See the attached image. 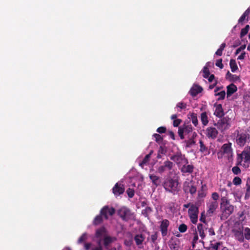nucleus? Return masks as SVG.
Here are the masks:
<instances>
[{"mask_svg":"<svg viewBox=\"0 0 250 250\" xmlns=\"http://www.w3.org/2000/svg\"><path fill=\"white\" fill-rule=\"evenodd\" d=\"M229 65L232 72H235L238 68L236 61L234 59L230 60Z\"/></svg>","mask_w":250,"mask_h":250,"instance_id":"29","label":"nucleus"},{"mask_svg":"<svg viewBox=\"0 0 250 250\" xmlns=\"http://www.w3.org/2000/svg\"><path fill=\"white\" fill-rule=\"evenodd\" d=\"M183 127L185 131V135H188V136H192V138L197 137V133L193 131L192 126L191 125L184 124Z\"/></svg>","mask_w":250,"mask_h":250,"instance_id":"12","label":"nucleus"},{"mask_svg":"<svg viewBox=\"0 0 250 250\" xmlns=\"http://www.w3.org/2000/svg\"><path fill=\"white\" fill-rule=\"evenodd\" d=\"M113 193L116 196L123 194L125 191L124 185L121 184L116 183L112 188Z\"/></svg>","mask_w":250,"mask_h":250,"instance_id":"13","label":"nucleus"},{"mask_svg":"<svg viewBox=\"0 0 250 250\" xmlns=\"http://www.w3.org/2000/svg\"><path fill=\"white\" fill-rule=\"evenodd\" d=\"M182 120L180 119H177L173 120V125L174 127H177L181 123Z\"/></svg>","mask_w":250,"mask_h":250,"instance_id":"56","label":"nucleus"},{"mask_svg":"<svg viewBox=\"0 0 250 250\" xmlns=\"http://www.w3.org/2000/svg\"><path fill=\"white\" fill-rule=\"evenodd\" d=\"M188 118L191 121L192 124L195 126H197L198 125V121L197 116L196 113H192L190 115V117Z\"/></svg>","mask_w":250,"mask_h":250,"instance_id":"26","label":"nucleus"},{"mask_svg":"<svg viewBox=\"0 0 250 250\" xmlns=\"http://www.w3.org/2000/svg\"><path fill=\"white\" fill-rule=\"evenodd\" d=\"M167 148L165 145H162L158 151V156H160L161 154L167 155Z\"/></svg>","mask_w":250,"mask_h":250,"instance_id":"32","label":"nucleus"},{"mask_svg":"<svg viewBox=\"0 0 250 250\" xmlns=\"http://www.w3.org/2000/svg\"><path fill=\"white\" fill-rule=\"evenodd\" d=\"M163 187L166 191L172 193L173 195L177 194L180 191V185L177 178L168 177L163 183Z\"/></svg>","mask_w":250,"mask_h":250,"instance_id":"1","label":"nucleus"},{"mask_svg":"<svg viewBox=\"0 0 250 250\" xmlns=\"http://www.w3.org/2000/svg\"><path fill=\"white\" fill-rule=\"evenodd\" d=\"M200 151L202 152L205 153V155L208 154V153L207 152L208 148L207 147L204 145V143L202 141H200Z\"/></svg>","mask_w":250,"mask_h":250,"instance_id":"39","label":"nucleus"},{"mask_svg":"<svg viewBox=\"0 0 250 250\" xmlns=\"http://www.w3.org/2000/svg\"><path fill=\"white\" fill-rule=\"evenodd\" d=\"M152 211V209L151 208L149 207H147L145 209L142 210V214L144 215L145 217H148L149 215Z\"/></svg>","mask_w":250,"mask_h":250,"instance_id":"37","label":"nucleus"},{"mask_svg":"<svg viewBox=\"0 0 250 250\" xmlns=\"http://www.w3.org/2000/svg\"><path fill=\"white\" fill-rule=\"evenodd\" d=\"M178 135L181 139H184L185 131L183 126H180L178 128Z\"/></svg>","mask_w":250,"mask_h":250,"instance_id":"47","label":"nucleus"},{"mask_svg":"<svg viewBox=\"0 0 250 250\" xmlns=\"http://www.w3.org/2000/svg\"><path fill=\"white\" fill-rule=\"evenodd\" d=\"M118 215L124 221H127L131 218L132 213L130 210L125 208L123 207L118 210Z\"/></svg>","mask_w":250,"mask_h":250,"instance_id":"6","label":"nucleus"},{"mask_svg":"<svg viewBox=\"0 0 250 250\" xmlns=\"http://www.w3.org/2000/svg\"><path fill=\"white\" fill-rule=\"evenodd\" d=\"M167 134L172 140H175V134L172 131L169 130Z\"/></svg>","mask_w":250,"mask_h":250,"instance_id":"63","label":"nucleus"},{"mask_svg":"<svg viewBox=\"0 0 250 250\" xmlns=\"http://www.w3.org/2000/svg\"><path fill=\"white\" fill-rule=\"evenodd\" d=\"M188 140L185 141V143L186 144V146L189 147L195 144V141H194V139L196 137L192 138V136H188Z\"/></svg>","mask_w":250,"mask_h":250,"instance_id":"28","label":"nucleus"},{"mask_svg":"<svg viewBox=\"0 0 250 250\" xmlns=\"http://www.w3.org/2000/svg\"><path fill=\"white\" fill-rule=\"evenodd\" d=\"M98 245V247L94 248L91 250H103L101 245L100 241L99 242Z\"/></svg>","mask_w":250,"mask_h":250,"instance_id":"64","label":"nucleus"},{"mask_svg":"<svg viewBox=\"0 0 250 250\" xmlns=\"http://www.w3.org/2000/svg\"><path fill=\"white\" fill-rule=\"evenodd\" d=\"M232 171L233 174L235 175H238V174L241 173L240 168L238 166H235L232 168Z\"/></svg>","mask_w":250,"mask_h":250,"instance_id":"53","label":"nucleus"},{"mask_svg":"<svg viewBox=\"0 0 250 250\" xmlns=\"http://www.w3.org/2000/svg\"><path fill=\"white\" fill-rule=\"evenodd\" d=\"M198 240V236L197 233L196 232L194 234V237H193V238L192 240V247L193 249H194L195 248L196 243L197 242Z\"/></svg>","mask_w":250,"mask_h":250,"instance_id":"48","label":"nucleus"},{"mask_svg":"<svg viewBox=\"0 0 250 250\" xmlns=\"http://www.w3.org/2000/svg\"><path fill=\"white\" fill-rule=\"evenodd\" d=\"M145 239V236L143 234H136L134 237V241L137 246L142 245Z\"/></svg>","mask_w":250,"mask_h":250,"instance_id":"20","label":"nucleus"},{"mask_svg":"<svg viewBox=\"0 0 250 250\" xmlns=\"http://www.w3.org/2000/svg\"><path fill=\"white\" fill-rule=\"evenodd\" d=\"M226 78V79H229L230 81L233 82H236L240 79L239 76L236 75L232 74L229 71H228L227 73Z\"/></svg>","mask_w":250,"mask_h":250,"instance_id":"25","label":"nucleus"},{"mask_svg":"<svg viewBox=\"0 0 250 250\" xmlns=\"http://www.w3.org/2000/svg\"><path fill=\"white\" fill-rule=\"evenodd\" d=\"M203 73H204L203 77L204 78H208L209 77V76L210 75V72H209V70L207 66L204 67Z\"/></svg>","mask_w":250,"mask_h":250,"instance_id":"46","label":"nucleus"},{"mask_svg":"<svg viewBox=\"0 0 250 250\" xmlns=\"http://www.w3.org/2000/svg\"><path fill=\"white\" fill-rule=\"evenodd\" d=\"M101 214L106 219H108V214L112 216L115 213V209L114 208H109L108 206H104L100 210Z\"/></svg>","mask_w":250,"mask_h":250,"instance_id":"8","label":"nucleus"},{"mask_svg":"<svg viewBox=\"0 0 250 250\" xmlns=\"http://www.w3.org/2000/svg\"><path fill=\"white\" fill-rule=\"evenodd\" d=\"M193 166L192 165H184L182 168L181 171L184 173H191L193 172Z\"/></svg>","mask_w":250,"mask_h":250,"instance_id":"24","label":"nucleus"},{"mask_svg":"<svg viewBox=\"0 0 250 250\" xmlns=\"http://www.w3.org/2000/svg\"><path fill=\"white\" fill-rule=\"evenodd\" d=\"M215 125L221 131L228 129L231 126V119L228 116L220 119Z\"/></svg>","mask_w":250,"mask_h":250,"instance_id":"4","label":"nucleus"},{"mask_svg":"<svg viewBox=\"0 0 250 250\" xmlns=\"http://www.w3.org/2000/svg\"><path fill=\"white\" fill-rule=\"evenodd\" d=\"M149 178L151 180L153 184L155 187H157L160 184V180L159 177L154 174H150Z\"/></svg>","mask_w":250,"mask_h":250,"instance_id":"22","label":"nucleus"},{"mask_svg":"<svg viewBox=\"0 0 250 250\" xmlns=\"http://www.w3.org/2000/svg\"><path fill=\"white\" fill-rule=\"evenodd\" d=\"M243 158V157H237L236 166H243V164H242Z\"/></svg>","mask_w":250,"mask_h":250,"instance_id":"60","label":"nucleus"},{"mask_svg":"<svg viewBox=\"0 0 250 250\" xmlns=\"http://www.w3.org/2000/svg\"><path fill=\"white\" fill-rule=\"evenodd\" d=\"M200 119L202 124L204 126H206L208 124V120L206 112H204L201 114Z\"/></svg>","mask_w":250,"mask_h":250,"instance_id":"23","label":"nucleus"},{"mask_svg":"<svg viewBox=\"0 0 250 250\" xmlns=\"http://www.w3.org/2000/svg\"><path fill=\"white\" fill-rule=\"evenodd\" d=\"M113 239L110 236H105L104 239V247L108 249V245L113 242Z\"/></svg>","mask_w":250,"mask_h":250,"instance_id":"30","label":"nucleus"},{"mask_svg":"<svg viewBox=\"0 0 250 250\" xmlns=\"http://www.w3.org/2000/svg\"><path fill=\"white\" fill-rule=\"evenodd\" d=\"M150 157H144L143 160L140 163V166L143 167L144 166L147 165L149 161Z\"/></svg>","mask_w":250,"mask_h":250,"instance_id":"50","label":"nucleus"},{"mask_svg":"<svg viewBox=\"0 0 250 250\" xmlns=\"http://www.w3.org/2000/svg\"><path fill=\"white\" fill-rule=\"evenodd\" d=\"M243 154L244 156H250V146L245 147L242 153L238 154L237 156H243Z\"/></svg>","mask_w":250,"mask_h":250,"instance_id":"40","label":"nucleus"},{"mask_svg":"<svg viewBox=\"0 0 250 250\" xmlns=\"http://www.w3.org/2000/svg\"><path fill=\"white\" fill-rule=\"evenodd\" d=\"M225 95H226V92H225V91H224V90H222L219 92L215 93V96H219L217 99V100H218V101L224 99L225 97Z\"/></svg>","mask_w":250,"mask_h":250,"instance_id":"41","label":"nucleus"},{"mask_svg":"<svg viewBox=\"0 0 250 250\" xmlns=\"http://www.w3.org/2000/svg\"><path fill=\"white\" fill-rule=\"evenodd\" d=\"M128 196L129 198H132L134 195V190L130 188H129L127 191Z\"/></svg>","mask_w":250,"mask_h":250,"instance_id":"54","label":"nucleus"},{"mask_svg":"<svg viewBox=\"0 0 250 250\" xmlns=\"http://www.w3.org/2000/svg\"><path fill=\"white\" fill-rule=\"evenodd\" d=\"M197 229L200 236L202 239H204L206 236L205 231H207L208 229V225L207 224H199L197 226Z\"/></svg>","mask_w":250,"mask_h":250,"instance_id":"17","label":"nucleus"},{"mask_svg":"<svg viewBox=\"0 0 250 250\" xmlns=\"http://www.w3.org/2000/svg\"><path fill=\"white\" fill-rule=\"evenodd\" d=\"M102 216V214H101V213L97 215L93 221V224L95 226H97L102 223L103 221Z\"/></svg>","mask_w":250,"mask_h":250,"instance_id":"27","label":"nucleus"},{"mask_svg":"<svg viewBox=\"0 0 250 250\" xmlns=\"http://www.w3.org/2000/svg\"><path fill=\"white\" fill-rule=\"evenodd\" d=\"M221 151L223 154H226L227 156H232L231 143H229L224 144L221 147Z\"/></svg>","mask_w":250,"mask_h":250,"instance_id":"10","label":"nucleus"},{"mask_svg":"<svg viewBox=\"0 0 250 250\" xmlns=\"http://www.w3.org/2000/svg\"><path fill=\"white\" fill-rule=\"evenodd\" d=\"M167 129L165 126H161L157 129V131L159 133H164L166 132Z\"/></svg>","mask_w":250,"mask_h":250,"instance_id":"57","label":"nucleus"},{"mask_svg":"<svg viewBox=\"0 0 250 250\" xmlns=\"http://www.w3.org/2000/svg\"><path fill=\"white\" fill-rule=\"evenodd\" d=\"M226 46V44L225 42L222 43L219 49L215 52V54L217 56H221L222 55L223 50L224 49Z\"/></svg>","mask_w":250,"mask_h":250,"instance_id":"34","label":"nucleus"},{"mask_svg":"<svg viewBox=\"0 0 250 250\" xmlns=\"http://www.w3.org/2000/svg\"><path fill=\"white\" fill-rule=\"evenodd\" d=\"M180 241L177 238H171L169 241L168 246L171 250H179Z\"/></svg>","mask_w":250,"mask_h":250,"instance_id":"15","label":"nucleus"},{"mask_svg":"<svg viewBox=\"0 0 250 250\" xmlns=\"http://www.w3.org/2000/svg\"><path fill=\"white\" fill-rule=\"evenodd\" d=\"M199 213L198 207L195 205H192L188 210V214L191 222L195 224L198 221V216Z\"/></svg>","mask_w":250,"mask_h":250,"instance_id":"5","label":"nucleus"},{"mask_svg":"<svg viewBox=\"0 0 250 250\" xmlns=\"http://www.w3.org/2000/svg\"><path fill=\"white\" fill-rule=\"evenodd\" d=\"M207 231H208L209 235L210 236L214 235L215 234L214 229L212 227L209 228H208Z\"/></svg>","mask_w":250,"mask_h":250,"instance_id":"61","label":"nucleus"},{"mask_svg":"<svg viewBox=\"0 0 250 250\" xmlns=\"http://www.w3.org/2000/svg\"><path fill=\"white\" fill-rule=\"evenodd\" d=\"M203 90L202 88L198 85H194L190 90V94L192 96H195Z\"/></svg>","mask_w":250,"mask_h":250,"instance_id":"19","label":"nucleus"},{"mask_svg":"<svg viewBox=\"0 0 250 250\" xmlns=\"http://www.w3.org/2000/svg\"><path fill=\"white\" fill-rule=\"evenodd\" d=\"M227 94L228 97L231 95L235 92L237 89L236 86L233 83L229 85L227 87Z\"/></svg>","mask_w":250,"mask_h":250,"instance_id":"21","label":"nucleus"},{"mask_svg":"<svg viewBox=\"0 0 250 250\" xmlns=\"http://www.w3.org/2000/svg\"><path fill=\"white\" fill-rule=\"evenodd\" d=\"M153 137L155 138V141L159 144H162L163 142V138L159 134L155 133L153 135Z\"/></svg>","mask_w":250,"mask_h":250,"instance_id":"33","label":"nucleus"},{"mask_svg":"<svg viewBox=\"0 0 250 250\" xmlns=\"http://www.w3.org/2000/svg\"><path fill=\"white\" fill-rule=\"evenodd\" d=\"M250 28L249 25H247L245 28L241 29L240 32V37L242 38L247 34Z\"/></svg>","mask_w":250,"mask_h":250,"instance_id":"38","label":"nucleus"},{"mask_svg":"<svg viewBox=\"0 0 250 250\" xmlns=\"http://www.w3.org/2000/svg\"><path fill=\"white\" fill-rule=\"evenodd\" d=\"M244 237L247 240H250V229L249 228H245L244 229Z\"/></svg>","mask_w":250,"mask_h":250,"instance_id":"42","label":"nucleus"},{"mask_svg":"<svg viewBox=\"0 0 250 250\" xmlns=\"http://www.w3.org/2000/svg\"><path fill=\"white\" fill-rule=\"evenodd\" d=\"M189 188V191L191 194H193L195 193L196 192V188L194 186H191L190 187H188Z\"/></svg>","mask_w":250,"mask_h":250,"instance_id":"59","label":"nucleus"},{"mask_svg":"<svg viewBox=\"0 0 250 250\" xmlns=\"http://www.w3.org/2000/svg\"><path fill=\"white\" fill-rule=\"evenodd\" d=\"M105 232V228L104 227L97 229L96 231V236L97 238L101 237Z\"/></svg>","mask_w":250,"mask_h":250,"instance_id":"31","label":"nucleus"},{"mask_svg":"<svg viewBox=\"0 0 250 250\" xmlns=\"http://www.w3.org/2000/svg\"><path fill=\"white\" fill-rule=\"evenodd\" d=\"M233 232L236 239L240 242H244V235L242 229H233Z\"/></svg>","mask_w":250,"mask_h":250,"instance_id":"18","label":"nucleus"},{"mask_svg":"<svg viewBox=\"0 0 250 250\" xmlns=\"http://www.w3.org/2000/svg\"><path fill=\"white\" fill-rule=\"evenodd\" d=\"M232 182L236 186L239 185L242 183V180L239 177H235L233 179Z\"/></svg>","mask_w":250,"mask_h":250,"instance_id":"49","label":"nucleus"},{"mask_svg":"<svg viewBox=\"0 0 250 250\" xmlns=\"http://www.w3.org/2000/svg\"><path fill=\"white\" fill-rule=\"evenodd\" d=\"M173 166V164L172 162L167 161L165 162L163 165L160 166L157 170L159 173H162L166 171L171 169Z\"/></svg>","mask_w":250,"mask_h":250,"instance_id":"9","label":"nucleus"},{"mask_svg":"<svg viewBox=\"0 0 250 250\" xmlns=\"http://www.w3.org/2000/svg\"><path fill=\"white\" fill-rule=\"evenodd\" d=\"M169 225V222L167 219L163 220L160 225V230L163 236H165L167 233V228Z\"/></svg>","mask_w":250,"mask_h":250,"instance_id":"14","label":"nucleus"},{"mask_svg":"<svg viewBox=\"0 0 250 250\" xmlns=\"http://www.w3.org/2000/svg\"><path fill=\"white\" fill-rule=\"evenodd\" d=\"M214 106L215 107L214 115L218 118H222L224 116V112L222 104H215Z\"/></svg>","mask_w":250,"mask_h":250,"instance_id":"16","label":"nucleus"},{"mask_svg":"<svg viewBox=\"0 0 250 250\" xmlns=\"http://www.w3.org/2000/svg\"><path fill=\"white\" fill-rule=\"evenodd\" d=\"M221 202V208L222 213V219H227L234 211V206L230 204L229 201L225 197H222Z\"/></svg>","mask_w":250,"mask_h":250,"instance_id":"2","label":"nucleus"},{"mask_svg":"<svg viewBox=\"0 0 250 250\" xmlns=\"http://www.w3.org/2000/svg\"><path fill=\"white\" fill-rule=\"evenodd\" d=\"M220 246V243L219 242H215L214 243H211L208 248V250H218Z\"/></svg>","mask_w":250,"mask_h":250,"instance_id":"35","label":"nucleus"},{"mask_svg":"<svg viewBox=\"0 0 250 250\" xmlns=\"http://www.w3.org/2000/svg\"><path fill=\"white\" fill-rule=\"evenodd\" d=\"M87 239V235L85 233L83 234L81 237L79 238L78 241V243H82L84 241H85Z\"/></svg>","mask_w":250,"mask_h":250,"instance_id":"52","label":"nucleus"},{"mask_svg":"<svg viewBox=\"0 0 250 250\" xmlns=\"http://www.w3.org/2000/svg\"><path fill=\"white\" fill-rule=\"evenodd\" d=\"M245 20L248 21H249V16L244 13L238 20V22L242 24Z\"/></svg>","mask_w":250,"mask_h":250,"instance_id":"43","label":"nucleus"},{"mask_svg":"<svg viewBox=\"0 0 250 250\" xmlns=\"http://www.w3.org/2000/svg\"><path fill=\"white\" fill-rule=\"evenodd\" d=\"M187 104L184 102H179L176 104V107L180 109L179 110V111H181L182 109H185L187 108Z\"/></svg>","mask_w":250,"mask_h":250,"instance_id":"44","label":"nucleus"},{"mask_svg":"<svg viewBox=\"0 0 250 250\" xmlns=\"http://www.w3.org/2000/svg\"><path fill=\"white\" fill-rule=\"evenodd\" d=\"M158 238V232H155L154 234L151 235L150 240L153 244H156V241Z\"/></svg>","mask_w":250,"mask_h":250,"instance_id":"51","label":"nucleus"},{"mask_svg":"<svg viewBox=\"0 0 250 250\" xmlns=\"http://www.w3.org/2000/svg\"><path fill=\"white\" fill-rule=\"evenodd\" d=\"M246 48V45H242L240 47H239L235 52V54H238L242 50H244Z\"/></svg>","mask_w":250,"mask_h":250,"instance_id":"62","label":"nucleus"},{"mask_svg":"<svg viewBox=\"0 0 250 250\" xmlns=\"http://www.w3.org/2000/svg\"><path fill=\"white\" fill-rule=\"evenodd\" d=\"M187 226L185 224H181L178 228L179 231L181 233L185 232L187 230Z\"/></svg>","mask_w":250,"mask_h":250,"instance_id":"45","label":"nucleus"},{"mask_svg":"<svg viewBox=\"0 0 250 250\" xmlns=\"http://www.w3.org/2000/svg\"><path fill=\"white\" fill-rule=\"evenodd\" d=\"M215 65L219 67L220 68L222 69L224 67V65L222 63V59H220L217 60Z\"/></svg>","mask_w":250,"mask_h":250,"instance_id":"55","label":"nucleus"},{"mask_svg":"<svg viewBox=\"0 0 250 250\" xmlns=\"http://www.w3.org/2000/svg\"><path fill=\"white\" fill-rule=\"evenodd\" d=\"M208 210L207 214L211 216L218 207V203L216 201H209L207 204Z\"/></svg>","mask_w":250,"mask_h":250,"instance_id":"7","label":"nucleus"},{"mask_svg":"<svg viewBox=\"0 0 250 250\" xmlns=\"http://www.w3.org/2000/svg\"><path fill=\"white\" fill-rule=\"evenodd\" d=\"M211 197L213 199L212 201H216L218 200L219 198V195L218 193L217 192H213L211 195Z\"/></svg>","mask_w":250,"mask_h":250,"instance_id":"58","label":"nucleus"},{"mask_svg":"<svg viewBox=\"0 0 250 250\" xmlns=\"http://www.w3.org/2000/svg\"><path fill=\"white\" fill-rule=\"evenodd\" d=\"M218 133V131L216 128L213 127H208L206 130V135L208 138L215 139Z\"/></svg>","mask_w":250,"mask_h":250,"instance_id":"11","label":"nucleus"},{"mask_svg":"<svg viewBox=\"0 0 250 250\" xmlns=\"http://www.w3.org/2000/svg\"><path fill=\"white\" fill-rule=\"evenodd\" d=\"M243 167L245 168H248L250 165V157H243Z\"/></svg>","mask_w":250,"mask_h":250,"instance_id":"36","label":"nucleus"},{"mask_svg":"<svg viewBox=\"0 0 250 250\" xmlns=\"http://www.w3.org/2000/svg\"><path fill=\"white\" fill-rule=\"evenodd\" d=\"M235 143L239 147L244 146L250 138V135L244 130H236L233 133Z\"/></svg>","mask_w":250,"mask_h":250,"instance_id":"3","label":"nucleus"}]
</instances>
